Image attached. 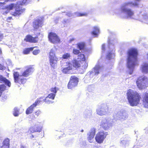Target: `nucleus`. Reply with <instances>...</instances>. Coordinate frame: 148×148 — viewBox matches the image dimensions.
Instances as JSON below:
<instances>
[{
    "mask_svg": "<svg viewBox=\"0 0 148 148\" xmlns=\"http://www.w3.org/2000/svg\"><path fill=\"white\" fill-rule=\"evenodd\" d=\"M34 70L33 66H30L27 68L21 75H20L19 73L17 71L14 72L13 76L14 82L20 84H24L26 82L27 79L23 77H27L30 74L33 72Z\"/></svg>",
    "mask_w": 148,
    "mask_h": 148,
    "instance_id": "nucleus-1",
    "label": "nucleus"
},
{
    "mask_svg": "<svg viewBox=\"0 0 148 148\" xmlns=\"http://www.w3.org/2000/svg\"><path fill=\"white\" fill-rule=\"evenodd\" d=\"M78 57L77 59L78 60L74 59L72 61V66L76 69H81L82 70L86 69L88 67V64L84 55L80 54Z\"/></svg>",
    "mask_w": 148,
    "mask_h": 148,
    "instance_id": "nucleus-2",
    "label": "nucleus"
},
{
    "mask_svg": "<svg viewBox=\"0 0 148 148\" xmlns=\"http://www.w3.org/2000/svg\"><path fill=\"white\" fill-rule=\"evenodd\" d=\"M127 67L129 69H133L137 64V51L134 48L130 49L127 51Z\"/></svg>",
    "mask_w": 148,
    "mask_h": 148,
    "instance_id": "nucleus-3",
    "label": "nucleus"
},
{
    "mask_svg": "<svg viewBox=\"0 0 148 148\" xmlns=\"http://www.w3.org/2000/svg\"><path fill=\"white\" fill-rule=\"evenodd\" d=\"M127 95L128 101L131 106H137L141 99V96L139 93L136 91H131L130 89L128 90Z\"/></svg>",
    "mask_w": 148,
    "mask_h": 148,
    "instance_id": "nucleus-4",
    "label": "nucleus"
},
{
    "mask_svg": "<svg viewBox=\"0 0 148 148\" xmlns=\"http://www.w3.org/2000/svg\"><path fill=\"white\" fill-rule=\"evenodd\" d=\"M138 3L137 2L133 3L132 2H129L125 3L123 5L121 8V13H125L127 17L132 18L134 16V12L131 9L128 8L126 7L129 6H138Z\"/></svg>",
    "mask_w": 148,
    "mask_h": 148,
    "instance_id": "nucleus-5",
    "label": "nucleus"
},
{
    "mask_svg": "<svg viewBox=\"0 0 148 148\" xmlns=\"http://www.w3.org/2000/svg\"><path fill=\"white\" fill-rule=\"evenodd\" d=\"M136 85L140 89L145 88L148 84V78L145 76H140L136 81Z\"/></svg>",
    "mask_w": 148,
    "mask_h": 148,
    "instance_id": "nucleus-6",
    "label": "nucleus"
},
{
    "mask_svg": "<svg viewBox=\"0 0 148 148\" xmlns=\"http://www.w3.org/2000/svg\"><path fill=\"white\" fill-rule=\"evenodd\" d=\"M49 58L50 66L54 68L56 65L58 59L56 56L55 51L53 49H51L49 53Z\"/></svg>",
    "mask_w": 148,
    "mask_h": 148,
    "instance_id": "nucleus-7",
    "label": "nucleus"
},
{
    "mask_svg": "<svg viewBox=\"0 0 148 148\" xmlns=\"http://www.w3.org/2000/svg\"><path fill=\"white\" fill-rule=\"evenodd\" d=\"M48 38L49 41L52 43L57 44L60 42V39L57 34L53 32H50L48 33Z\"/></svg>",
    "mask_w": 148,
    "mask_h": 148,
    "instance_id": "nucleus-8",
    "label": "nucleus"
},
{
    "mask_svg": "<svg viewBox=\"0 0 148 148\" xmlns=\"http://www.w3.org/2000/svg\"><path fill=\"white\" fill-rule=\"evenodd\" d=\"M108 135V133L107 132L104 131H100L98 132L95 137L96 141L99 144L102 143Z\"/></svg>",
    "mask_w": 148,
    "mask_h": 148,
    "instance_id": "nucleus-9",
    "label": "nucleus"
},
{
    "mask_svg": "<svg viewBox=\"0 0 148 148\" xmlns=\"http://www.w3.org/2000/svg\"><path fill=\"white\" fill-rule=\"evenodd\" d=\"M40 35L41 38H42L43 35L40 34V32L37 33L36 36L35 37H33L30 35H27L26 36L24 40L26 42H29L31 43H36L38 41V36Z\"/></svg>",
    "mask_w": 148,
    "mask_h": 148,
    "instance_id": "nucleus-10",
    "label": "nucleus"
},
{
    "mask_svg": "<svg viewBox=\"0 0 148 148\" xmlns=\"http://www.w3.org/2000/svg\"><path fill=\"white\" fill-rule=\"evenodd\" d=\"M78 82V78L75 76H72L70 77L69 81L68 84V88L72 89L77 86Z\"/></svg>",
    "mask_w": 148,
    "mask_h": 148,
    "instance_id": "nucleus-11",
    "label": "nucleus"
},
{
    "mask_svg": "<svg viewBox=\"0 0 148 148\" xmlns=\"http://www.w3.org/2000/svg\"><path fill=\"white\" fill-rule=\"evenodd\" d=\"M108 108L105 104H102L97 110V113L99 115L102 116L106 114L108 111Z\"/></svg>",
    "mask_w": 148,
    "mask_h": 148,
    "instance_id": "nucleus-12",
    "label": "nucleus"
},
{
    "mask_svg": "<svg viewBox=\"0 0 148 148\" xmlns=\"http://www.w3.org/2000/svg\"><path fill=\"white\" fill-rule=\"evenodd\" d=\"M21 3H17L15 6V11L12 14V15L14 16H19L23 13L25 10V9L23 8Z\"/></svg>",
    "mask_w": 148,
    "mask_h": 148,
    "instance_id": "nucleus-13",
    "label": "nucleus"
},
{
    "mask_svg": "<svg viewBox=\"0 0 148 148\" xmlns=\"http://www.w3.org/2000/svg\"><path fill=\"white\" fill-rule=\"evenodd\" d=\"M42 127L38 125L31 126L29 129L28 133L29 134L34 132H40L42 130Z\"/></svg>",
    "mask_w": 148,
    "mask_h": 148,
    "instance_id": "nucleus-14",
    "label": "nucleus"
},
{
    "mask_svg": "<svg viewBox=\"0 0 148 148\" xmlns=\"http://www.w3.org/2000/svg\"><path fill=\"white\" fill-rule=\"evenodd\" d=\"M40 101L39 99L37 100L34 103L27 108L25 112L26 114L27 115L32 113L33 111L34 108L40 103Z\"/></svg>",
    "mask_w": 148,
    "mask_h": 148,
    "instance_id": "nucleus-15",
    "label": "nucleus"
},
{
    "mask_svg": "<svg viewBox=\"0 0 148 148\" xmlns=\"http://www.w3.org/2000/svg\"><path fill=\"white\" fill-rule=\"evenodd\" d=\"M66 64V67L64 68L62 70L63 73L65 74L68 73L70 71L73 70L72 64L70 62H67Z\"/></svg>",
    "mask_w": 148,
    "mask_h": 148,
    "instance_id": "nucleus-16",
    "label": "nucleus"
},
{
    "mask_svg": "<svg viewBox=\"0 0 148 148\" xmlns=\"http://www.w3.org/2000/svg\"><path fill=\"white\" fill-rule=\"evenodd\" d=\"M42 23V21L40 19H37L35 20L33 23V27L34 30L38 29L40 26H41Z\"/></svg>",
    "mask_w": 148,
    "mask_h": 148,
    "instance_id": "nucleus-17",
    "label": "nucleus"
},
{
    "mask_svg": "<svg viewBox=\"0 0 148 148\" xmlns=\"http://www.w3.org/2000/svg\"><path fill=\"white\" fill-rule=\"evenodd\" d=\"M143 104L144 107L148 108V93L145 92L143 94Z\"/></svg>",
    "mask_w": 148,
    "mask_h": 148,
    "instance_id": "nucleus-18",
    "label": "nucleus"
},
{
    "mask_svg": "<svg viewBox=\"0 0 148 148\" xmlns=\"http://www.w3.org/2000/svg\"><path fill=\"white\" fill-rule=\"evenodd\" d=\"M96 132V129L93 128L91 129L90 132L88 134V140L90 143L92 142V140L93 139Z\"/></svg>",
    "mask_w": 148,
    "mask_h": 148,
    "instance_id": "nucleus-19",
    "label": "nucleus"
},
{
    "mask_svg": "<svg viewBox=\"0 0 148 148\" xmlns=\"http://www.w3.org/2000/svg\"><path fill=\"white\" fill-rule=\"evenodd\" d=\"M4 83L7 86L10 87L11 86L10 82L5 78L0 75V83Z\"/></svg>",
    "mask_w": 148,
    "mask_h": 148,
    "instance_id": "nucleus-20",
    "label": "nucleus"
},
{
    "mask_svg": "<svg viewBox=\"0 0 148 148\" xmlns=\"http://www.w3.org/2000/svg\"><path fill=\"white\" fill-rule=\"evenodd\" d=\"M38 99L40 101V103L42 101L45 102V103L47 104H50L52 102V100L49 99V98L47 97L45 99H44L43 97H41L39 98V99H38Z\"/></svg>",
    "mask_w": 148,
    "mask_h": 148,
    "instance_id": "nucleus-21",
    "label": "nucleus"
},
{
    "mask_svg": "<svg viewBox=\"0 0 148 148\" xmlns=\"http://www.w3.org/2000/svg\"><path fill=\"white\" fill-rule=\"evenodd\" d=\"M108 124V123L107 120H106L105 121H102L101 122L100 126L101 128L106 130L109 128Z\"/></svg>",
    "mask_w": 148,
    "mask_h": 148,
    "instance_id": "nucleus-22",
    "label": "nucleus"
},
{
    "mask_svg": "<svg viewBox=\"0 0 148 148\" xmlns=\"http://www.w3.org/2000/svg\"><path fill=\"white\" fill-rule=\"evenodd\" d=\"M77 47L79 50H82L86 49V45L84 42H79L77 44Z\"/></svg>",
    "mask_w": 148,
    "mask_h": 148,
    "instance_id": "nucleus-23",
    "label": "nucleus"
},
{
    "mask_svg": "<svg viewBox=\"0 0 148 148\" xmlns=\"http://www.w3.org/2000/svg\"><path fill=\"white\" fill-rule=\"evenodd\" d=\"M37 47V46H35L30 48H26L23 51V53L24 54H28L29 53L30 51H33L34 48Z\"/></svg>",
    "mask_w": 148,
    "mask_h": 148,
    "instance_id": "nucleus-24",
    "label": "nucleus"
},
{
    "mask_svg": "<svg viewBox=\"0 0 148 148\" xmlns=\"http://www.w3.org/2000/svg\"><path fill=\"white\" fill-rule=\"evenodd\" d=\"M99 32V29L97 27H94L93 30L91 32V33L94 37H97Z\"/></svg>",
    "mask_w": 148,
    "mask_h": 148,
    "instance_id": "nucleus-25",
    "label": "nucleus"
},
{
    "mask_svg": "<svg viewBox=\"0 0 148 148\" xmlns=\"http://www.w3.org/2000/svg\"><path fill=\"white\" fill-rule=\"evenodd\" d=\"M142 71L146 73H148V64L145 63L141 67Z\"/></svg>",
    "mask_w": 148,
    "mask_h": 148,
    "instance_id": "nucleus-26",
    "label": "nucleus"
},
{
    "mask_svg": "<svg viewBox=\"0 0 148 148\" xmlns=\"http://www.w3.org/2000/svg\"><path fill=\"white\" fill-rule=\"evenodd\" d=\"M88 13L87 12H76L75 13V15L77 17H81L83 16H87L88 15Z\"/></svg>",
    "mask_w": 148,
    "mask_h": 148,
    "instance_id": "nucleus-27",
    "label": "nucleus"
},
{
    "mask_svg": "<svg viewBox=\"0 0 148 148\" xmlns=\"http://www.w3.org/2000/svg\"><path fill=\"white\" fill-rule=\"evenodd\" d=\"M10 140L8 138H5L3 141L2 144L10 146Z\"/></svg>",
    "mask_w": 148,
    "mask_h": 148,
    "instance_id": "nucleus-28",
    "label": "nucleus"
},
{
    "mask_svg": "<svg viewBox=\"0 0 148 148\" xmlns=\"http://www.w3.org/2000/svg\"><path fill=\"white\" fill-rule=\"evenodd\" d=\"M15 5L14 3H11L9 5H7L5 7V8L8 10H12L13 9L14 7H15Z\"/></svg>",
    "mask_w": 148,
    "mask_h": 148,
    "instance_id": "nucleus-29",
    "label": "nucleus"
},
{
    "mask_svg": "<svg viewBox=\"0 0 148 148\" xmlns=\"http://www.w3.org/2000/svg\"><path fill=\"white\" fill-rule=\"evenodd\" d=\"M71 57L70 53H66L64 54L62 56V58L64 59H67Z\"/></svg>",
    "mask_w": 148,
    "mask_h": 148,
    "instance_id": "nucleus-30",
    "label": "nucleus"
},
{
    "mask_svg": "<svg viewBox=\"0 0 148 148\" xmlns=\"http://www.w3.org/2000/svg\"><path fill=\"white\" fill-rule=\"evenodd\" d=\"M55 95V94L51 93L49 94L47 97H48L49 99H50L51 100H52L54 99Z\"/></svg>",
    "mask_w": 148,
    "mask_h": 148,
    "instance_id": "nucleus-31",
    "label": "nucleus"
},
{
    "mask_svg": "<svg viewBox=\"0 0 148 148\" xmlns=\"http://www.w3.org/2000/svg\"><path fill=\"white\" fill-rule=\"evenodd\" d=\"M19 111L16 108L14 109L13 112V115L15 116H18V115Z\"/></svg>",
    "mask_w": 148,
    "mask_h": 148,
    "instance_id": "nucleus-32",
    "label": "nucleus"
},
{
    "mask_svg": "<svg viewBox=\"0 0 148 148\" xmlns=\"http://www.w3.org/2000/svg\"><path fill=\"white\" fill-rule=\"evenodd\" d=\"M73 53L75 55H77L80 53V52L79 50L74 49H73Z\"/></svg>",
    "mask_w": 148,
    "mask_h": 148,
    "instance_id": "nucleus-33",
    "label": "nucleus"
},
{
    "mask_svg": "<svg viewBox=\"0 0 148 148\" xmlns=\"http://www.w3.org/2000/svg\"><path fill=\"white\" fill-rule=\"evenodd\" d=\"M40 110H38L36 111L33 114V116L34 118H36L40 114Z\"/></svg>",
    "mask_w": 148,
    "mask_h": 148,
    "instance_id": "nucleus-34",
    "label": "nucleus"
},
{
    "mask_svg": "<svg viewBox=\"0 0 148 148\" xmlns=\"http://www.w3.org/2000/svg\"><path fill=\"white\" fill-rule=\"evenodd\" d=\"M50 91L52 92L53 94H55L57 92L56 87L52 88L50 89Z\"/></svg>",
    "mask_w": 148,
    "mask_h": 148,
    "instance_id": "nucleus-35",
    "label": "nucleus"
},
{
    "mask_svg": "<svg viewBox=\"0 0 148 148\" xmlns=\"http://www.w3.org/2000/svg\"><path fill=\"white\" fill-rule=\"evenodd\" d=\"M40 52L39 49H36L34 50L32 52L33 54L35 55L38 54Z\"/></svg>",
    "mask_w": 148,
    "mask_h": 148,
    "instance_id": "nucleus-36",
    "label": "nucleus"
},
{
    "mask_svg": "<svg viewBox=\"0 0 148 148\" xmlns=\"http://www.w3.org/2000/svg\"><path fill=\"white\" fill-rule=\"evenodd\" d=\"M100 69V67L98 66L94 68V69L95 70V75H97L99 74V72L98 70Z\"/></svg>",
    "mask_w": 148,
    "mask_h": 148,
    "instance_id": "nucleus-37",
    "label": "nucleus"
},
{
    "mask_svg": "<svg viewBox=\"0 0 148 148\" xmlns=\"http://www.w3.org/2000/svg\"><path fill=\"white\" fill-rule=\"evenodd\" d=\"M112 53L111 52L108 53L106 56V58L108 59H110L112 57Z\"/></svg>",
    "mask_w": 148,
    "mask_h": 148,
    "instance_id": "nucleus-38",
    "label": "nucleus"
},
{
    "mask_svg": "<svg viewBox=\"0 0 148 148\" xmlns=\"http://www.w3.org/2000/svg\"><path fill=\"white\" fill-rule=\"evenodd\" d=\"M9 147L5 145L2 144V145L1 147L0 148H10Z\"/></svg>",
    "mask_w": 148,
    "mask_h": 148,
    "instance_id": "nucleus-39",
    "label": "nucleus"
},
{
    "mask_svg": "<svg viewBox=\"0 0 148 148\" xmlns=\"http://www.w3.org/2000/svg\"><path fill=\"white\" fill-rule=\"evenodd\" d=\"M5 69V67L2 65L1 64H0V70H3Z\"/></svg>",
    "mask_w": 148,
    "mask_h": 148,
    "instance_id": "nucleus-40",
    "label": "nucleus"
},
{
    "mask_svg": "<svg viewBox=\"0 0 148 148\" xmlns=\"http://www.w3.org/2000/svg\"><path fill=\"white\" fill-rule=\"evenodd\" d=\"M105 48V45L103 44L102 45V49L103 50H104Z\"/></svg>",
    "mask_w": 148,
    "mask_h": 148,
    "instance_id": "nucleus-41",
    "label": "nucleus"
},
{
    "mask_svg": "<svg viewBox=\"0 0 148 148\" xmlns=\"http://www.w3.org/2000/svg\"><path fill=\"white\" fill-rule=\"evenodd\" d=\"M12 19V17H9L7 19V20L8 22H9V20H10Z\"/></svg>",
    "mask_w": 148,
    "mask_h": 148,
    "instance_id": "nucleus-42",
    "label": "nucleus"
},
{
    "mask_svg": "<svg viewBox=\"0 0 148 148\" xmlns=\"http://www.w3.org/2000/svg\"><path fill=\"white\" fill-rule=\"evenodd\" d=\"M2 38H3L2 35H0V41L1 40Z\"/></svg>",
    "mask_w": 148,
    "mask_h": 148,
    "instance_id": "nucleus-43",
    "label": "nucleus"
},
{
    "mask_svg": "<svg viewBox=\"0 0 148 148\" xmlns=\"http://www.w3.org/2000/svg\"><path fill=\"white\" fill-rule=\"evenodd\" d=\"M34 136L33 135H31L29 137L30 138L32 139V138H34Z\"/></svg>",
    "mask_w": 148,
    "mask_h": 148,
    "instance_id": "nucleus-44",
    "label": "nucleus"
},
{
    "mask_svg": "<svg viewBox=\"0 0 148 148\" xmlns=\"http://www.w3.org/2000/svg\"><path fill=\"white\" fill-rule=\"evenodd\" d=\"M89 73H90V74H91L93 73V72L92 71H90Z\"/></svg>",
    "mask_w": 148,
    "mask_h": 148,
    "instance_id": "nucleus-45",
    "label": "nucleus"
},
{
    "mask_svg": "<svg viewBox=\"0 0 148 148\" xmlns=\"http://www.w3.org/2000/svg\"><path fill=\"white\" fill-rule=\"evenodd\" d=\"M83 131H84V130H82L81 131V132H83Z\"/></svg>",
    "mask_w": 148,
    "mask_h": 148,
    "instance_id": "nucleus-46",
    "label": "nucleus"
},
{
    "mask_svg": "<svg viewBox=\"0 0 148 148\" xmlns=\"http://www.w3.org/2000/svg\"><path fill=\"white\" fill-rule=\"evenodd\" d=\"M1 52V50H0V53Z\"/></svg>",
    "mask_w": 148,
    "mask_h": 148,
    "instance_id": "nucleus-47",
    "label": "nucleus"
},
{
    "mask_svg": "<svg viewBox=\"0 0 148 148\" xmlns=\"http://www.w3.org/2000/svg\"><path fill=\"white\" fill-rule=\"evenodd\" d=\"M21 148H24V147H22Z\"/></svg>",
    "mask_w": 148,
    "mask_h": 148,
    "instance_id": "nucleus-48",
    "label": "nucleus"
}]
</instances>
